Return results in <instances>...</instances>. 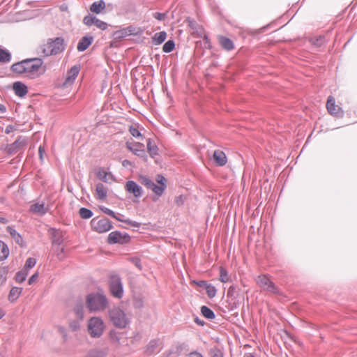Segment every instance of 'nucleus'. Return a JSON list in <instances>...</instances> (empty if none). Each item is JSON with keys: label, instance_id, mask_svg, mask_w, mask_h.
<instances>
[{"label": "nucleus", "instance_id": "f257e3e1", "mask_svg": "<svg viewBox=\"0 0 357 357\" xmlns=\"http://www.w3.org/2000/svg\"><path fill=\"white\" fill-rule=\"evenodd\" d=\"M108 316L110 322L119 329L126 328L130 323L125 312L119 306H114L109 309Z\"/></svg>", "mask_w": 357, "mask_h": 357}, {"label": "nucleus", "instance_id": "f03ea898", "mask_svg": "<svg viewBox=\"0 0 357 357\" xmlns=\"http://www.w3.org/2000/svg\"><path fill=\"white\" fill-rule=\"evenodd\" d=\"M63 42V39L60 37L54 40L48 39L45 44L40 46V52L45 56L57 54L64 50Z\"/></svg>", "mask_w": 357, "mask_h": 357}, {"label": "nucleus", "instance_id": "7ed1b4c3", "mask_svg": "<svg viewBox=\"0 0 357 357\" xmlns=\"http://www.w3.org/2000/svg\"><path fill=\"white\" fill-rule=\"evenodd\" d=\"M155 181L158 184L155 183L149 178L144 176L142 177V183L146 188L151 190L157 196L160 197L167 188V179L163 175L158 174Z\"/></svg>", "mask_w": 357, "mask_h": 357}, {"label": "nucleus", "instance_id": "20e7f679", "mask_svg": "<svg viewBox=\"0 0 357 357\" xmlns=\"http://www.w3.org/2000/svg\"><path fill=\"white\" fill-rule=\"evenodd\" d=\"M108 304V299L102 290L91 293V312H103L107 308Z\"/></svg>", "mask_w": 357, "mask_h": 357}, {"label": "nucleus", "instance_id": "39448f33", "mask_svg": "<svg viewBox=\"0 0 357 357\" xmlns=\"http://www.w3.org/2000/svg\"><path fill=\"white\" fill-rule=\"evenodd\" d=\"M109 289L113 297L118 299L123 298L124 294L123 285L121 278L119 274L113 273L109 275Z\"/></svg>", "mask_w": 357, "mask_h": 357}, {"label": "nucleus", "instance_id": "423d86ee", "mask_svg": "<svg viewBox=\"0 0 357 357\" xmlns=\"http://www.w3.org/2000/svg\"><path fill=\"white\" fill-rule=\"evenodd\" d=\"M106 328L103 319L99 317H91V337H100Z\"/></svg>", "mask_w": 357, "mask_h": 357}, {"label": "nucleus", "instance_id": "0eeeda50", "mask_svg": "<svg viewBox=\"0 0 357 357\" xmlns=\"http://www.w3.org/2000/svg\"><path fill=\"white\" fill-rule=\"evenodd\" d=\"M131 240L130 236L126 232L114 231L109 234L107 243L109 245L126 244Z\"/></svg>", "mask_w": 357, "mask_h": 357}, {"label": "nucleus", "instance_id": "6e6552de", "mask_svg": "<svg viewBox=\"0 0 357 357\" xmlns=\"http://www.w3.org/2000/svg\"><path fill=\"white\" fill-rule=\"evenodd\" d=\"M91 227L98 233H105L113 228L112 222L107 218H102L97 220L93 218L91 220Z\"/></svg>", "mask_w": 357, "mask_h": 357}, {"label": "nucleus", "instance_id": "1a4fd4ad", "mask_svg": "<svg viewBox=\"0 0 357 357\" xmlns=\"http://www.w3.org/2000/svg\"><path fill=\"white\" fill-rule=\"evenodd\" d=\"M126 147L135 155L143 159L144 161L147 160V155L144 150V145L140 142L130 143L126 142Z\"/></svg>", "mask_w": 357, "mask_h": 357}, {"label": "nucleus", "instance_id": "9d476101", "mask_svg": "<svg viewBox=\"0 0 357 357\" xmlns=\"http://www.w3.org/2000/svg\"><path fill=\"white\" fill-rule=\"evenodd\" d=\"M326 108L328 113L335 117H342L344 116V111L335 105V98L331 96L328 98Z\"/></svg>", "mask_w": 357, "mask_h": 357}, {"label": "nucleus", "instance_id": "9b49d317", "mask_svg": "<svg viewBox=\"0 0 357 357\" xmlns=\"http://www.w3.org/2000/svg\"><path fill=\"white\" fill-rule=\"evenodd\" d=\"M25 140L22 139V137H18L13 143L6 146L5 151L8 155H13L21 151L25 146Z\"/></svg>", "mask_w": 357, "mask_h": 357}, {"label": "nucleus", "instance_id": "f8f14e48", "mask_svg": "<svg viewBox=\"0 0 357 357\" xmlns=\"http://www.w3.org/2000/svg\"><path fill=\"white\" fill-rule=\"evenodd\" d=\"M257 283L261 288H263L268 291H271V292H273L275 294L278 293V288L275 285L273 282L271 281L270 280V278L266 275L259 276Z\"/></svg>", "mask_w": 357, "mask_h": 357}, {"label": "nucleus", "instance_id": "ddd939ff", "mask_svg": "<svg viewBox=\"0 0 357 357\" xmlns=\"http://www.w3.org/2000/svg\"><path fill=\"white\" fill-rule=\"evenodd\" d=\"M24 61H27L25 64L26 73H34L38 71L43 63V60L40 58L26 59Z\"/></svg>", "mask_w": 357, "mask_h": 357}, {"label": "nucleus", "instance_id": "4468645a", "mask_svg": "<svg viewBox=\"0 0 357 357\" xmlns=\"http://www.w3.org/2000/svg\"><path fill=\"white\" fill-rule=\"evenodd\" d=\"M126 190L128 192L132 194L137 198L142 196V188L134 181H128L126 182Z\"/></svg>", "mask_w": 357, "mask_h": 357}, {"label": "nucleus", "instance_id": "2eb2a0df", "mask_svg": "<svg viewBox=\"0 0 357 357\" xmlns=\"http://www.w3.org/2000/svg\"><path fill=\"white\" fill-rule=\"evenodd\" d=\"M213 159L214 162L220 167H222L226 165L227 158L224 151L221 150H215L213 155Z\"/></svg>", "mask_w": 357, "mask_h": 357}, {"label": "nucleus", "instance_id": "dca6fc26", "mask_svg": "<svg viewBox=\"0 0 357 357\" xmlns=\"http://www.w3.org/2000/svg\"><path fill=\"white\" fill-rule=\"evenodd\" d=\"M79 72V67L77 66H74L72 67L67 73L66 78L63 82L64 85H70L72 84L76 77L77 76L78 73Z\"/></svg>", "mask_w": 357, "mask_h": 357}, {"label": "nucleus", "instance_id": "f3484780", "mask_svg": "<svg viewBox=\"0 0 357 357\" xmlns=\"http://www.w3.org/2000/svg\"><path fill=\"white\" fill-rule=\"evenodd\" d=\"M13 89L16 96L23 98L28 93V88L26 85L21 82H15L13 83Z\"/></svg>", "mask_w": 357, "mask_h": 357}, {"label": "nucleus", "instance_id": "a211bd4d", "mask_svg": "<svg viewBox=\"0 0 357 357\" xmlns=\"http://www.w3.org/2000/svg\"><path fill=\"white\" fill-rule=\"evenodd\" d=\"M52 245L54 248L59 247L63 242V237L61 232L55 229H51Z\"/></svg>", "mask_w": 357, "mask_h": 357}, {"label": "nucleus", "instance_id": "6ab92c4d", "mask_svg": "<svg viewBox=\"0 0 357 357\" xmlns=\"http://www.w3.org/2000/svg\"><path fill=\"white\" fill-rule=\"evenodd\" d=\"M6 232H8L12 239L17 243L19 245H20L21 247L23 246L24 245V241H23V238L21 236V234L20 233H18L15 229L14 228V227L13 226H8L6 229Z\"/></svg>", "mask_w": 357, "mask_h": 357}, {"label": "nucleus", "instance_id": "aec40b11", "mask_svg": "<svg viewBox=\"0 0 357 357\" xmlns=\"http://www.w3.org/2000/svg\"><path fill=\"white\" fill-rule=\"evenodd\" d=\"M84 301L82 297H79L76 301V305L74 307V312L77 316V317L79 320H82L84 317Z\"/></svg>", "mask_w": 357, "mask_h": 357}, {"label": "nucleus", "instance_id": "412c9836", "mask_svg": "<svg viewBox=\"0 0 357 357\" xmlns=\"http://www.w3.org/2000/svg\"><path fill=\"white\" fill-rule=\"evenodd\" d=\"M30 211L40 215H44L48 212V208L45 206L44 203H35L31 206Z\"/></svg>", "mask_w": 357, "mask_h": 357}, {"label": "nucleus", "instance_id": "4be33fe9", "mask_svg": "<svg viewBox=\"0 0 357 357\" xmlns=\"http://www.w3.org/2000/svg\"><path fill=\"white\" fill-rule=\"evenodd\" d=\"M95 174L96 177L103 181L107 183V176L109 177H113V175L110 172H107L102 167H97L95 169Z\"/></svg>", "mask_w": 357, "mask_h": 357}, {"label": "nucleus", "instance_id": "5701e85b", "mask_svg": "<svg viewBox=\"0 0 357 357\" xmlns=\"http://www.w3.org/2000/svg\"><path fill=\"white\" fill-rule=\"evenodd\" d=\"M26 63L27 61H24V59L20 62L15 63L11 66L10 70L20 75L26 73L25 64Z\"/></svg>", "mask_w": 357, "mask_h": 357}, {"label": "nucleus", "instance_id": "b1692460", "mask_svg": "<svg viewBox=\"0 0 357 357\" xmlns=\"http://www.w3.org/2000/svg\"><path fill=\"white\" fill-rule=\"evenodd\" d=\"M105 8V2L104 0H100L98 1L93 2L91 4V12L100 14L101 13L104 9Z\"/></svg>", "mask_w": 357, "mask_h": 357}, {"label": "nucleus", "instance_id": "393cba45", "mask_svg": "<svg viewBox=\"0 0 357 357\" xmlns=\"http://www.w3.org/2000/svg\"><path fill=\"white\" fill-rule=\"evenodd\" d=\"M219 41L222 47L227 51H230L234 48V44L233 41L226 36H220Z\"/></svg>", "mask_w": 357, "mask_h": 357}, {"label": "nucleus", "instance_id": "a878e982", "mask_svg": "<svg viewBox=\"0 0 357 357\" xmlns=\"http://www.w3.org/2000/svg\"><path fill=\"white\" fill-rule=\"evenodd\" d=\"M167 38V33L165 31L157 32L152 37V43L155 45H159L162 44Z\"/></svg>", "mask_w": 357, "mask_h": 357}, {"label": "nucleus", "instance_id": "bb28decb", "mask_svg": "<svg viewBox=\"0 0 357 357\" xmlns=\"http://www.w3.org/2000/svg\"><path fill=\"white\" fill-rule=\"evenodd\" d=\"M96 192L97 194V199L100 200H105L107 197V188L102 183H98L96 185Z\"/></svg>", "mask_w": 357, "mask_h": 357}, {"label": "nucleus", "instance_id": "cd10ccee", "mask_svg": "<svg viewBox=\"0 0 357 357\" xmlns=\"http://www.w3.org/2000/svg\"><path fill=\"white\" fill-rule=\"evenodd\" d=\"M91 25L96 26L102 31L106 30L109 26L107 23L98 19L96 16L91 15Z\"/></svg>", "mask_w": 357, "mask_h": 357}, {"label": "nucleus", "instance_id": "c85d7f7f", "mask_svg": "<svg viewBox=\"0 0 357 357\" xmlns=\"http://www.w3.org/2000/svg\"><path fill=\"white\" fill-rule=\"evenodd\" d=\"M11 54L8 50L0 47V63H9L11 61Z\"/></svg>", "mask_w": 357, "mask_h": 357}, {"label": "nucleus", "instance_id": "c756f323", "mask_svg": "<svg viewBox=\"0 0 357 357\" xmlns=\"http://www.w3.org/2000/svg\"><path fill=\"white\" fill-rule=\"evenodd\" d=\"M22 288L17 287H13L10 289L9 295H8L9 301L10 302L15 301L18 298L20 295L22 294Z\"/></svg>", "mask_w": 357, "mask_h": 357}, {"label": "nucleus", "instance_id": "7c9ffc66", "mask_svg": "<svg viewBox=\"0 0 357 357\" xmlns=\"http://www.w3.org/2000/svg\"><path fill=\"white\" fill-rule=\"evenodd\" d=\"M89 47V35L84 36L77 44V50L83 52Z\"/></svg>", "mask_w": 357, "mask_h": 357}, {"label": "nucleus", "instance_id": "2f4dec72", "mask_svg": "<svg viewBox=\"0 0 357 357\" xmlns=\"http://www.w3.org/2000/svg\"><path fill=\"white\" fill-rule=\"evenodd\" d=\"M201 313L207 319L212 320L215 318L214 312L206 305L201 307Z\"/></svg>", "mask_w": 357, "mask_h": 357}, {"label": "nucleus", "instance_id": "473e14b6", "mask_svg": "<svg viewBox=\"0 0 357 357\" xmlns=\"http://www.w3.org/2000/svg\"><path fill=\"white\" fill-rule=\"evenodd\" d=\"M158 347V340H151L146 347L145 353L146 355L150 356L155 353Z\"/></svg>", "mask_w": 357, "mask_h": 357}, {"label": "nucleus", "instance_id": "72a5a7b5", "mask_svg": "<svg viewBox=\"0 0 357 357\" xmlns=\"http://www.w3.org/2000/svg\"><path fill=\"white\" fill-rule=\"evenodd\" d=\"M147 149L148 152L151 158H154L158 154V148L157 145H152V140L151 138H148L147 140Z\"/></svg>", "mask_w": 357, "mask_h": 357}, {"label": "nucleus", "instance_id": "f704fd0d", "mask_svg": "<svg viewBox=\"0 0 357 357\" xmlns=\"http://www.w3.org/2000/svg\"><path fill=\"white\" fill-rule=\"evenodd\" d=\"M9 255V250L7 245L0 240V261L6 259Z\"/></svg>", "mask_w": 357, "mask_h": 357}, {"label": "nucleus", "instance_id": "c9c22d12", "mask_svg": "<svg viewBox=\"0 0 357 357\" xmlns=\"http://www.w3.org/2000/svg\"><path fill=\"white\" fill-rule=\"evenodd\" d=\"M28 274V271L24 270L23 268L19 271L18 272H17L15 276V282L17 283H22L26 280Z\"/></svg>", "mask_w": 357, "mask_h": 357}, {"label": "nucleus", "instance_id": "e433bc0d", "mask_svg": "<svg viewBox=\"0 0 357 357\" xmlns=\"http://www.w3.org/2000/svg\"><path fill=\"white\" fill-rule=\"evenodd\" d=\"M175 48V42L174 40H168L162 47V51L165 53L172 52Z\"/></svg>", "mask_w": 357, "mask_h": 357}, {"label": "nucleus", "instance_id": "4c0bfd02", "mask_svg": "<svg viewBox=\"0 0 357 357\" xmlns=\"http://www.w3.org/2000/svg\"><path fill=\"white\" fill-rule=\"evenodd\" d=\"M310 42L316 47H321L325 43V36L312 37L310 39Z\"/></svg>", "mask_w": 357, "mask_h": 357}, {"label": "nucleus", "instance_id": "58836bf2", "mask_svg": "<svg viewBox=\"0 0 357 357\" xmlns=\"http://www.w3.org/2000/svg\"><path fill=\"white\" fill-rule=\"evenodd\" d=\"M220 280L223 283H226L229 280L228 272L227 269L222 266L220 267Z\"/></svg>", "mask_w": 357, "mask_h": 357}, {"label": "nucleus", "instance_id": "ea45409f", "mask_svg": "<svg viewBox=\"0 0 357 357\" xmlns=\"http://www.w3.org/2000/svg\"><path fill=\"white\" fill-rule=\"evenodd\" d=\"M207 296L210 298H213L215 296L217 293V289L215 286L212 284L209 283V284L205 289Z\"/></svg>", "mask_w": 357, "mask_h": 357}, {"label": "nucleus", "instance_id": "a19ab883", "mask_svg": "<svg viewBox=\"0 0 357 357\" xmlns=\"http://www.w3.org/2000/svg\"><path fill=\"white\" fill-rule=\"evenodd\" d=\"M36 259L29 257L26 259L25 264L23 267V269L29 272V269L33 268L36 265Z\"/></svg>", "mask_w": 357, "mask_h": 357}, {"label": "nucleus", "instance_id": "79ce46f5", "mask_svg": "<svg viewBox=\"0 0 357 357\" xmlns=\"http://www.w3.org/2000/svg\"><path fill=\"white\" fill-rule=\"evenodd\" d=\"M10 268L8 266H3L0 268V280L5 282L7 280V275L9 273Z\"/></svg>", "mask_w": 357, "mask_h": 357}, {"label": "nucleus", "instance_id": "37998d69", "mask_svg": "<svg viewBox=\"0 0 357 357\" xmlns=\"http://www.w3.org/2000/svg\"><path fill=\"white\" fill-rule=\"evenodd\" d=\"M106 352L103 349L91 350V357H105Z\"/></svg>", "mask_w": 357, "mask_h": 357}, {"label": "nucleus", "instance_id": "c03bdc74", "mask_svg": "<svg viewBox=\"0 0 357 357\" xmlns=\"http://www.w3.org/2000/svg\"><path fill=\"white\" fill-rule=\"evenodd\" d=\"M167 11L165 13L155 12L153 13L152 15L155 19L158 20V21H165L167 17Z\"/></svg>", "mask_w": 357, "mask_h": 357}, {"label": "nucleus", "instance_id": "a18cd8bd", "mask_svg": "<svg viewBox=\"0 0 357 357\" xmlns=\"http://www.w3.org/2000/svg\"><path fill=\"white\" fill-rule=\"evenodd\" d=\"M126 36V31L125 30H119L113 33L114 39L116 40H121Z\"/></svg>", "mask_w": 357, "mask_h": 357}, {"label": "nucleus", "instance_id": "49530a36", "mask_svg": "<svg viewBox=\"0 0 357 357\" xmlns=\"http://www.w3.org/2000/svg\"><path fill=\"white\" fill-rule=\"evenodd\" d=\"M56 256L59 260H63L65 258V251L63 247H56L54 248Z\"/></svg>", "mask_w": 357, "mask_h": 357}, {"label": "nucleus", "instance_id": "de8ad7c7", "mask_svg": "<svg viewBox=\"0 0 357 357\" xmlns=\"http://www.w3.org/2000/svg\"><path fill=\"white\" fill-rule=\"evenodd\" d=\"M109 336L110 340L112 342H116V343H118L119 342V337L118 333L115 330H114V329L111 330L109 331Z\"/></svg>", "mask_w": 357, "mask_h": 357}, {"label": "nucleus", "instance_id": "09e8293b", "mask_svg": "<svg viewBox=\"0 0 357 357\" xmlns=\"http://www.w3.org/2000/svg\"><path fill=\"white\" fill-rule=\"evenodd\" d=\"M129 131L134 137L139 138L142 136V134L138 128H135L133 126H130Z\"/></svg>", "mask_w": 357, "mask_h": 357}, {"label": "nucleus", "instance_id": "8fccbe9b", "mask_svg": "<svg viewBox=\"0 0 357 357\" xmlns=\"http://www.w3.org/2000/svg\"><path fill=\"white\" fill-rule=\"evenodd\" d=\"M137 268H138L139 270H142V265L141 262V259L139 257H131L129 259Z\"/></svg>", "mask_w": 357, "mask_h": 357}, {"label": "nucleus", "instance_id": "3c124183", "mask_svg": "<svg viewBox=\"0 0 357 357\" xmlns=\"http://www.w3.org/2000/svg\"><path fill=\"white\" fill-rule=\"evenodd\" d=\"M79 215L83 219L89 218V209L87 208H81L79 209Z\"/></svg>", "mask_w": 357, "mask_h": 357}, {"label": "nucleus", "instance_id": "603ef678", "mask_svg": "<svg viewBox=\"0 0 357 357\" xmlns=\"http://www.w3.org/2000/svg\"><path fill=\"white\" fill-rule=\"evenodd\" d=\"M211 357H223V354L220 349L218 348L211 349Z\"/></svg>", "mask_w": 357, "mask_h": 357}, {"label": "nucleus", "instance_id": "864d4df0", "mask_svg": "<svg viewBox=\"0 0 357 357\" xmlns=\"http://www.w3.org/2000/svg\"><path fill=\"white\" fill-rule=\"evenodd\" d=\"M100 208L105 214H107L112 218L115 217V213L112 210H111L105 206H100Z\"/></svg>", "mask_w": 357, "mask_h": 357}, {"label": "nucleus", "instance_id": "5fc2aeb1", "mask_svg": "<svg viewBox=\"0 0 357 357\" xmlns=\"http://www.w3.org/2000/svg\"><path fill=\"white\" fill-rule=\"evenodd\" d=\"M193 282L196 284L198 287L206 289V287L209 284L206 280H194Z\"/></svg>", "mask_w": 357, "mask_h": 357}, {"label": "nucleus", "instance_id": "6e6d98bb", "mask_svg": "<svg viewBox=\"0 0 357 357\" xmlns=\"http://www.w3.org/2000/svg\"><path fill=\"white\" fill-rule=\"evenodd\" d=\"M125 223L128 224L130 226L136 227V228H139L141 226V223H139L137 221L131 220L130 219H125Z\"/></svg>", "mask_w": 357, "mask_h": 357}, {"label": "nucleus", "instance_id": "4d7b16f0", "mask_svg": "<svg viewBox=\"0 0 357 357\" xmlns=\"http://www.w3.org/2000/svg\"><path fill=\"white\" fill-rule=\"evenodd\" d=\"M70 328L73 331H76L79 328V321L74 320L70 323Z\"/></svg>", "mask_w": 357, "mask_h": 357}, {"label": "nucleus", "instance_id": "13d9d810", "mask_svg": "<svg viewBox=\"0 0 357 357\" xmlns=\"http://www.w3.org/2000/svg\"><path fill=\"white\" fill-rule=\"evenodd\" d=\"M38 273H35L34 274H33L29 279L28 280V283L29 285H31L32 284H33L36 280L38 279Z\"/></svg>", "mask_w": 357, "mask_h": 357}, {"label": "nucleus", "instance_id": "bf43d9fd", "mask_svg": "<svg viewBox=\"0 0 357 357\" xmlns=\"http://www.w3.org/2000/svg\"><path fill=\"white\" fill-rule=\"evenodd\" d=\"M15 130H16L15 127L13 125L10 124L6 127L4 132L6 134H10V132H12L13 131H14Z\"/></svg>", "mask_w": 357, "mask_h": 357}, {"label": "nucleus", "instance_id": "052dcab7", "mask_svg": "<svg viewBox=\"0 0 357 357\" xmlns=\"http://www.w3.org/2000/svg\"><path fill=\"white\" fill-rule=\"evenodd\" d=\"M236 289V286H231L229 289H228V291H227V296L228 297H231L234 296V293Z\"/></svg>", "mask_w": 357, "mask_h": 357}, {"label": "nucleus", "instance_id": "680f3d73", "mask_svg": "<svg viewBox=\"0 0 357 357\" xmlns=\"http://www.w3.org/2000/svg\"><path fill=\"white\" fill-rule=\"evenodd\" d=\"M58 329H59V333L63 335V337L64 340H66V328L63 326H59Z\"/></svg>", "mask_w": 357, "mask_h": 357}, {"label": "nucleus", "instance_id": "e2e57ef3", "mask_svg": "<svg viewBox=\"0 0 357 357\" xmlns=\"http://www.w3.org/2000/svg\"><path fill=\"white\" fill-rule=\"evenodd\" d=\"M194 321H195V322L197 325L201 326H203L205 324L204 321V320H202V319H199L198 317H196L195 318V320H194Z\"/></svg>", "mask_w": 357, "mask_h": 357}, {"label": "nucleus", "instance_id": "0e129e2a", "mask_svg": "<svg viewBox=\"0 0 357 357\" xmlns=\"http://www.w3.org/2000/svg\"><path fill=\"white\" fill-rule=\"evenodd\" d=\"M124 215L122 214H118L117 215L115 214V217H113L114 219L119 222H122L125 223V219H123Z\"/></svg>", "mask_w": 357, "mask_h": 357}, {"label": "nucleus", "instance_id": "69168bd1", "mask_svg": "<svg viewBox=\"0 0 357 357\" xmlns=\"http://www.w3.org/2000/svg\"><path fill=\"white\" fill-rule=\"evenodd\" d=\"M189 357H204L202 354L197 351L191 352L189 355Z\"/></svg>", "mask_w": 357, "mask_h": 357}, {"label": "nucleus", "instance_id": "338daca9", "mask_svg": "<svg viewBox=\"0 0 357 357\" xmlns=\"http://www.w3.org/2000/svg\"><path fill=\"white\" fill-rule=\"evenodd\" d=\"M45 152L44 149L40 146L38 149L39 156L41 160L43 159V153Z\"/></svg>", "mask_w": 357, "mask_h": 357}, {"label": "nucleus", "instance_id": "774afa93", "mask_svg": "<svg viewBox=\"0 0 357 357\" xmlns=\"http://www.w3.org/2000/svg\"><path fill=\"white\" fill-rule=\"evenodd\" d=\"M197 25V24L196 22H195V21H192V20H191V21H189V26H190V27L191 29H196Z\"/></svg>", "mask_w": 357, "mask_h": 357}]
</instances>
